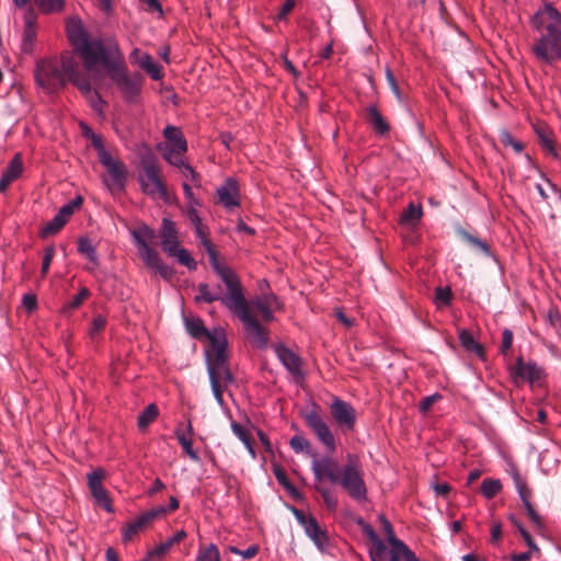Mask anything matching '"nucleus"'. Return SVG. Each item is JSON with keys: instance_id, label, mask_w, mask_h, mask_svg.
Segmentation results:
<instances>
[{"instance_id": "nucleus-1", "label": "nucleus", "mask_w": 561, "mask_h": 561, "mask_svg": "<svg viewBox=\"0 0 561 561\" xmlns=\"http://www.w3.org/2000/svg\"><path fill=\"white\" fill-rule=\"evenodd\" d=\"M185 327L194 337L207 335L209 346L206 350V366L213 394L217 403L224 407V392L234 382V376L228 365L227 339L222 330L208 332L198 318H186Z\"/></svg>"}, {"instance_id": "nucleus-2", "label": "nucleus", "mask_w": 561, "mask_h": 561, "mask_svg": "<svg viewBox=\"0 0 561 561\" xmlns=\"http://www.w3.org/2000/svg\"><path fill=\"white\" fill-rule=\"evenodd\" d=\"M80 73L79 64L70 53H62L60 58L39 59L34 69L36 84L46 93L57 92L67 81L79 90L88 91V83Z\"/></svg>"}, {"instance_id": "nucleus-3", "label": "nucleus", "mask_w": 561, "mask_h": 561, "mask_svg": "<svg viewBox=\"0 0 561 561\" xmlns=\"http://www.w3.org/2000/svg\"><path fill=\"white\" fill-rule=\"evenodd\" d=\"M66 33L75 50L79 54L84 69L98 81L100 61L110 53V45L106 46L102 39H89L82 21L77 16L67 20Z\"/></svg>"}, {"instance_id": "nucleus-4", "label": "nucleus", "mask_w": 561, "mask_h": 561, "mask_svg": "<svg viewBox=\"0 0 561 561\" xmlns=\"http://www.w3.org/2000/svg\"><path fill=\"white\" fill-rule=\"evenodd\" d=\"M103 70L106 71L126 101L135 102L137 100L141 91L142 77L139 73L128 75L123 55L116 44L110 45V53L100 61L98 81L92 76L96 87L102 81Z\"/></svg>"}, {"instance_id": "nucleus-5", "label": "nucleus", "mask_w": 561, "mask_h": 561, "mask_svg": "<svg viewBox=\"0 0 561 561\" xmlns=\"http://www.w3.org/2000/svg\"><path fill=\"white\" fill-rule=\"evenodd\" d=\"M335 484L341 485L357 502L367 500L365 471L358 455L348 453L345 465L339 469Z\"/></svg>"}, {"instance_id": "nucleus-6", "label": "nucleus", "mask_w": 561, "mask_h": 561, "mask_svg": "<svg viewBox=\"0 0 561 561\" xmlns=\"http://www.w3.org/2000/svg\"><path fill=\"white\" fill-rule=\"evenodd\" d=\"M167 142L158 146L163 158L174 167L179 168L185 176H195L192 167L184 162L183 154L187 151V142L182 131L174 126H167L163 130Z\"/></svg>"}, {"instance_id": "nucleus-7", "label": "nucleus", "mask_w": 561, "mask_h": 561, "mask_svg": "<svg viewBox=\"0 0 561 561\" xmlns=\"http://www.w3.org/2000/svg\"><path fill=\"white\" fill-rule=\"evenodd\" d=\"M209 263L214 272L218 275L227 288V295L221 298V302L231 312L248 305V300L242 293V287L237 274L229 266L220 263L217 254L209 259Z\"/></svg>"}, {"instance_id": "nucleus-8", "label": "nucleus", "mask_w": 561, "mask_h": 561, "mask_svg": "<svg viewBox=\"0 0 561 561\" xmlns=\"http://www.w3.org/2000/svg\"><path fill=\"white\" fill-rule=\"evenodd\" d=\"M138 180L145 194L154 198H167V188L161 180L159 165L154 161H144Z\"/></svg>"}, {"instance_id": "nucleus-9", "label": "nucleus", "mask_w": 561, "mask_h": 561, "mask_svg": "<svg viewBox=\"0 0 561 561\" xmlns=\"http://www.w3.org/2000/svg\"><path fill=\"white\" fill-rule=\"evenodd\" d=\"M244 327V331L251 343L259 348H265L268 343V332L255 317L249 312V305L233 311Z\"/></svg>"}, {"instance_id": "nucleus-10", "label": "nucleus", "mask_w": 561, "mask_h": 561, "mask_svg": "<svg viewBox=\"0 0 561 561\" xmlns=\"http://www.w3.org/2000/svg\"><path fill=\"white\" fill-rule=\"evenodd\" d=\"M531 21L540 34L561 35V13L550 3L540 8Z\"/></svg>"}, {"instance_id": "nucleus-11", "label": "nucleus", "mask_w": 561, "mask_h": 561, "mask_svg": "<svg viewBox=\"0 0 561 561\" xmlns=\"http://www.w3.org/2000/svg\"><path fill=\"white\" fill-rule=\"evenodd\" d=\"M305 421L317 439L325 447V449L330 453H334L336 450L335 436L330 425L320 415V413L316 410H311L305 414Z\"/></svg>"}, {"instance_id": "nucleus-12", "label": "nucleus", "mask_w": 561, "mask_h": 561, "mask_svg": "<svg viewBox=\"0 0 561 561\" xmlns=\"http://www.w3.org/2000/svg\"><path fill=\"white\" fill-rule=\"evenodd\" d=\"M535 57L547 64L561 59V35L540 34L531 47Z\"/></svg>"}, {"instance_id": "nucleus-13", "label": "nucleus", "mask_w": 561, "mask_h": 561, "mask_svg": "<svg viewBox=\"0 0 561 561\" xmlns=\"http://www.w3.org/2000/svg\"><path fill=\"white\" fill-rule=\"evenodd\" d=\"M99 161L108 173V179L103 180L108 190H124L126 184V168L123 162L115 159L111 152H102L101 160Z\"/></svg>"}, {"instance_id": "nucleus-14", "label": "nucleus", "mask_w": 561, "mask_h": 561, "mask_svg": "<svg viewBox=\"0 0 561 561\" xmlns=\"http://www.w3.org/2000/svg\"><path fill=\"white\" fill-rule=\"evenodd\" d=\"M295 517L298 523L304 527L306 535L313 541L317 548L321 552H325L329 549V537L323 530L318 520L312 515H306L299 510L294 511Z\"/></svg>"}, {"instance_id": "nucleus-15", "label": "nucleus", "mask_w": 561, "mask_h": 561, "mask_svg": "<svg viewBox=\"0 0 561 561\" xmlns=\"http://www.w3.org/2000/svg\"><path fill=\"white\" fill-rule=\"evenodd\" d=\"M330 413L341 432L353 431L357 421L354 407L339 398H334L330 404Z\"/></svg>"}, {"instance_id": "nucleus-16", "label": "nucleus", "mask_w": 561, "mask_h": 561, "mask_svg": "<svg viewBox=\"0 0 561 561\" xmlns=\"http://www.w3.org/2000/svg\"><path fill=\"white\" fill-rule=\"evenodd\" d=\"M167 514L164 506L151 508L134 520L127 523L122 529V539L124 542L130 541L138 533L149 527L156 519Z\"/></svg>"}, {"instance_id": "nucleus-17", "label": "nucleus", "mask_w": 561, "mask_h": 561, "mask_svg": "<svg viewBox=\"0 0 561 561\" xmlns=\"http://www.w3.org/2000/svg\"><path fill=\"white\" fill-rule=\"evenodd\" d=\"M107 477V473L102 468H96L88 473V486L93 499L96 503L103 507L106 512L112 513L114 511L112 501L108 496L107 491L103 486V481Z\"/></svg>"}, {"instance_id": "nucleus-18", "label": "nucleus", "mask_w": 561, "mask_h": 561, "mask_svg": "<svg viewBox=\"0 0 561 561\" xmlns=\"http://www.w3.org/2000/svg\"><path fill=\"white\" fill-rule=\"evenodd\" d=\"M248 305L249 312L257 311L264 321H273L274 313L283 307L278 297L272 293L259 295L248 301Z\"/></svg>"}, {"instance_id": "nucleus-19", "label": "nucleus", "mask_w": 561, "mask_h": 561, "mask_svg": "<svg viewBox=\"0 0 561 561\" xmlns=\"http://www.w3.org/2000/svg\"><path fill=\"white\" fill-rule=\"evenodd\" d=\"M137 251L146 266L158 273L162 278L170 279L173 276V270L162 262L159 253L149 244L141 245Z\"/></svg>"}, {"instance_id": "nucleus-20", "label": "nucleus", "mask_w": 561, "mask_h": 561, "mask_svg": "<svg viewBox=\"0 0 561 561\" xmlns=\"http://www.w3.org/2000/svg\"><path fill=\"white\" fill-rule=\"evenodd\" d=\"M311 470L316 483H322L324 479L334 483L339 473L336 460L329 456L314 458L311 463Z\"/></svg>"}, {"instance_id": "nucleus-21", "label": "nucleus", "mask_w": 561, "mask_h": 561, "mask_svg": "<svg viewBox=\"0 0 561 561\" xmlns=\"http://www.w3.org/2000/svg\"><path fill=\"white\" fill-rule=\"evenodd\" d=\"M512 376L528 381L530 385H539L545 377L543 370L534 362H524L517 358L512 369Z\"/></svg>"}, {"instance_id": "nucleus-22", "label": "nucleus", "mask_w": 561, "mask_h": 561, "mask_svg": "<svg viewBox=\"0 0 561 561\" xmlns=\"http://www.w3.org/2000/svg\"><path fill=\"white\" fill-rule=\"evenodd\" d=\"M36 19L37 16L33 9H28L24 13V30L21 43V49L23 53L30 54L34 49L37 37Z\"/></svg>"}, {"instance_id": "nucleus-23", "label": "nucleus", "mask_w": 561, "mask_h": 561, "mask_svg": "<svg viewBox=\"0 0 561 561\" xmlns=\"http://www.w3.org/2000/svg\"><path fill=\"white\" fill-rule=\"evenodd\" d=\"M218 202L227 209H232L240 204L239 186L236 180L228 179L217 188Z\"/></svg>"}, {"instance_id": "nucleus-24", "label": "nucleus", "mask_w": 561, "mask_h": 561, "mask_svg": "<svg viewBox=\"0 0 561 561\" xmlns=\"http://www.w3.org/2000/svg\"><path fill=\"white\" fill-rule=\"evenodd\" d=\"M161 247L167 254H172L179 245V237L175 222L170 218L162 219L160 230Z\"/></svg>"}, {"instance_id": "nucleus-25", "label": "nucleus", "mask_w": 561, "mask_h": 561, "mask_svg": "<svg viewBox=\"0 0 561 561\" xmlns=\"http://www.w3.org/2000/svg\"><path fill=\"white\" fill-rule=\"evenodd\" d=\"M275 353L286 369L294 376L301 375V359L291 350L284 345H277Z\"/></svg>"}, {"instance_id": "nucleus-26", "label": "nucleus", "mask_w": 561, "mask_h": 561, "mask_svg": "<svg viewBox=\"0 0 561 561\" xmlns=\"http://www.w3.org/2000/svg\"><path fill=\"white\" fill-rule=\"evenodd\" d=\"M23 162L21 154L16 153L10 161L9 165L3 171L0 179V191L5 192L8 187L14 182L22 173Z\"/></svg>"}, {"instance_id": "nucleus-27", "label": "nucleus", "mask_w": 561, "mask_h": 561, "mask_svg": "<svg viewBox=\"0 0 561 561\" xmlns=\"http://www.w3.org/2000/svg\"><path fill=\"white\" fill-rule=\"evenodd\" d=\"M193 427L191 422L186 424V428H182V425H179L175 430V436L184 450V453L192 459L193 461H199V456L197 451L193 448Z\"/></svg>"}, {"instance_id": "nucleus-28", "label": "nucleus", "mask_w": 561, "mask_h": 561, "mask_svg": "<svg viewBox=\"0 0 561 561\" xmlns=\"http://www.w3.org/2000/svg\"><path fill=\"white\" fill-rule=\"evenodd\" d=\"M389 557L390 561H420L402 540L389 547Z\"/></svg>"}, {"instance_id": "nucleus-29", "label": "nucleus", "mask_w": 561, "mask_h": 561, "mask_svg": "<svg viewBox=\"0 0 561 561\" xmlns=\"http://www.w3.org/2000/svg\"><path fill=\"white\" fill-rule=\"evenodd\" d=\"M80 78L84 79L88 83V91L80 90V92L87 98V100L89 101L91 106L96 112L101 113L102 112V100L99 95V92L96 91L98 89H100L101 84L99 87H96L94 84L95 90H92V84H91L92 75L90 72H88V73L81 72Z\"/></svg>"}, {"instance_id": "nucleus-30", "label": "nucleus", "mask_w": 561, "mask_h": 561, "mask_svg": "<svg viewBox=\"0 0 561 561\" xmlns=\"http://www.w3.org/2000/svg\"><path fill=\"white\" fill-rule=\"evenodd\" d=\"M422 217V208L411 203L400 216V224L407 227H414Z\"/></svg>"}, {"instance_id": "nucleus-31", "label": "nucleus", "mask_w": 561, "mask_h": 561, "mask_svg": "<svg viewBox=\"0 0 561 561\" xmlns=\"http://www.w3.org/2000/svg\"><path fill=\"white\" fill-rule=\"evenodd\" d=\"M367 122L373 126L375 131L380 135H383L389 130V125L375 106H370L367 110Z\"/></svg>"}, {"instance_id": "nucleus-32", "label": "nucleus", "mask_w": 561, "mask_h": 561, "mask_svg": "<svg viewBox=\"0 0 561 561\" xmlns=\"http://www.w3.org/2000/svg\"><path fill=\"white\" fill-rule=\"evenodd\" d=\"M136 248H141L144 244H149L156 237L154 230L147 225L139 226L131 231Z\"/></svg>"}, {"instance_id": "nucleus-33", "label": "nucleus", "mask_w": 561, "mask_h": 561, "mask_svg": "<svg viewBox=\"0 0 561 561\" xmlns=\"http://www.w3.org/2000/svg\"><path fill=\"white\" fill-rule=\"evenodd\" d=\"M186 537V533L184 530L178 531L172 537L168 538L165 541L158 545L151 552L150 556L156 557H162L164 556L170 549L179 543L181 540H183Z\"/></svg>"}, {"instance_id": "nucleus-34", "label": "nucleus", "mask_w": 561, "mask_h": 561, "mask_svg": "<svg viewBox=\"0 0 561 561\" xmlns=\"http://www.w3.org/2000/svg\"><path fill=\"white\" fill-rule=\"evenodd\" d=\"M461 345L469 352L477 354L479 357L483 356V347L479 344V342L474 339V336L462 330L459 335Z\"/></svg>"}, {"instance_id": "nucleus-35", "label": "nucleus", "mask_w": 561, "mask_h": 561, "mask_svg": "<svg viewBox=\"0 0 561 561\" xmlns=\"http://www.w3.org/2000/svg\"><path fill=\"white\" fill-rule=\"evenodd\" d=\"M363 531L365 533V535L368 537V539L373 543V547L370 549V554L371 553H386L387 547H386L385 542L377 536V534L375 533L374 528L370 525L364 524Z\"/></svg>"}, {"instance_id": "nucleus-36", "label": "nucleus", "mask_w": 561, "mask_h": 561, "mask_svg": "<svg viewBox=\"0 0 561 561\" xmlns=\"http://www.w3.org/2000/svg\"><path fill=\"white\" fill-rule=\"evenodd\" d=\"M169 256L176 257L180 264L186 266L191 271H195L197 268L196 261L192 257L191 253L178 245L172 254H168Z\"/></svg>"}, {"instance_id": "nucleus-37", "label": "nucleus", "mask_w": 561, "mask_h": 561, "mask_svg": "<svg viewBox=\"0 0 561 561\" xmlns=\"http://www.w3.org/2000/svg\"><path fill=\"white\" fill-rule=\"evenodd\" d=\"M196 561H220V552L218 547L215 543L201 546Z\"/></svg>"}, {"instance_id": "nucleus-38", "label": "nucleus", "mask_w": 561, "mask_h": 561, "mask_svg": "<svg viewBox=\"0 0 561 561\" xmlns=\"http://www.w3.org/2000/svg\"><path fill=\"white\" fill-rule=\"evenodd\" d=\"M78 252L85 256L90 262L96 264L98 255L96 250L92 242L87 238H80L78 241Z\"/></svg>"}, {"instance_id": "nucleus-39", "label": "nucleus", "mask_w": 561, "mask_h": 561, "mask_svg": "<svg viewBox=\"0 0 561 561\" xmlns=\"http://www.w3.org/2000/svg\"><path fill=\"white\" fill-rule=\"evenodd\" d=\"M158 408L156 404H149L138 416L139 428H146L158 416Z\"/></svg>"}, {"instance_id": "nucleus-40", "label": "nucleus", "mask_w": 561, "mask_h": 561, "mask_svg": "<svg viewBox=\"0 0 561 561\" xmlns=\"http://www.w3.org/2000/svg\"><path fill=\"white\" fill-rule=\"evenodd\" d=\"M502 490V483L497 479H484L481 483V492L486 499L494 497Z\"/></svg>"}, {"instance_id": "nucleus-41", "label": "nucleus", "mask_w": 561, "mask_h": 561, "mask_svg": "<svg viewBox=\"0 0 561 561\" xmlns=\"http://www.w3.org/2000/svg\"><path fill=\"white\" fill-rule=\"evenodd\" d=\"M67 220L58 213L42 229V236L47 237L57 233L66 225Z\"/></svg>"}, {"instance_id": "nucleus-42", "label": "nucleus", "mask_w": 561, "mask_h": 561, "mask_svg": "<svg viewBox=\"0 0 561 561\" xmlns=\"http://www.w3.org/2000/svg\"><path fill=\"white\" fill-rule=\"evenodd\" d=\"M43 13L61 12L65 8V0H35Z\"/></svg>"}, {"instance_id": "nucleus-43", "label": "nucleus", "mask_w": 561, "mask_h": 561, "mask_svg": "<svg viewBox=\"0 0 561 561\" xmlns=\"http://www.w3.org/2000/svg\"><path fill=\"white\" fill-rule=\"evenodd\" d=\"M194 228H195V232H196L197 237L201 239L202 245L207 251L209 259L213 257L214 255H216L217 253L214 250L211 242L207 237V234H208L207 228L203 224H199L198 226H195Z\"/></svg>"}, {"instance_id": "nucleus-44", "label": "nucleus", "mask_w": 561, "mask_h": 561, "mask_svg": "<svg viewBox=\"0 0 561 561\" xmlns=\"http://www.w3.org/2000/svg\"><path fill=\"white\" fill-rule=\"evenodd\" d=\"M106 327V318L99 314L96 316L89 329V336L92 341H96L100 337V334L104 331Z\"/></svg>"}, {"instance_id": "nucleus-45", "label": "nucleus", "mask_w": 561, "mask_h": 561, "mask_svg": "<svg viewBox=\"0 0 561 561\" xmlns=\"http://www.w3.org/2000/svg\"><path fill=\"white\" fill-rule=\"evenodd\" d=\"M220 293H213L210 291L207 284H199L198 286V295L196 296V301H205V302H213L216 300H221Z\"/></svg>"}, {"instance_id": "nucleus-46", "label": "nucleus", "mask_w": 561, "mask_h": 561, "mask_svg": "<svg viewBox=\"0 0 561 561\" xmlns=\"http://www.w3.org/2000/svg\"><path fill=\"white\" fill-rule=\"evenodd\" d=\"M83 203V198L78 195L75 199L69 202L68 204L64 205L58 214L62 216L67 221L70 218V216L75 213V210L79 209Z\"/></svg>"}, {"instance_id": "nucleus-47", "label": "nucleus", "mask_w": 561, "mask_h": 561, "mask_svg": "<svg viewBox=\"0 0 561 561\" xmlns=\"http://www.w3.org/2000/svg\"><path fill=\"white\" fill-rule=\"evenodd\" d=\"M91 293L87 287H82L79 293L65 306V310H76L85 299L90 297Z\"/></svg>"}, {"instance_id": "nucleus-48", "label": "nucleus", "mask_w": 561, "mask_h": 561, "mask_svg": "<svg viewBox=\"0 0 561 561\" xmlns=\"http://www.w3.org/2000/svg\"><path fill=\"white\" fill-rule=\"evenodd\" d=\"M316 490L321 494L325 505L330 510L336 508L337 500L328 488L322 486L321 483H316Z\"/></svg>"}, {"instance_id": "nucleus-49", "label": "nucleus", "mask_w": 561, "mask_h": 561, "mask_svg": "<svg viewBox=\"0 0 561 561\" xmlns=\"http://www.w3.org/2000/svg\"><path fill=\"white\" fill-rule=\"evenodd\" d=\"M289 445L295 453L310 451V443L304 436L300 435L293 436L290 438Z\"/></svg>"}, {"instance_id": "nucleus-50", "label": "nucleus", "mask_w": 561, "mask_h": 561, "mask_svg": "<svg viewBox=\"0 0 561 561\" xmlns=\"http://www.w3.org/2000/svg\"><path fill=\"white\" fill-rule=\"evenodd\" d=\"M129 58L131 64L138 65L141 69L152 60V57L149 54L142 53L139 48L133 49Z\"/></svg>"}, {"instance_id": "nucleus-51", "label": "nucleus", "mask_w": 561, "mask_h": 561, "mask_svg": "<svg viewBox=\"0 0 561 561\" xmlns=\"http://www.w3.org/2000/svg\"><path fill=\"white\" fill-rule=\"evenodd\" d=\"M537 135L539 137L542 149L549 154H556L553 141L548 131L543 129H537Z\"/></svg>"}, {"instance_id": "nucleus-52", "label": "nucleus", "mask_w": 561, "mask_h": 561, "mask_svg": "<svg viewBox=\"0 0 561 561\" xmlns=\"http://www.w3.org/2000/svg\"><path fill=\"white\" fill-rule=\"evenodd\" d=\"M379 520L382 525V528H383V531L386 534V538H387V542L389 545V547H391L392 545L396 543V541H400L399 538H397V536L394 535V530H393V527L391 525V523L385 517V516H379Z\"/></svg>"}, {"instance_id": "nucleus-53", "label": "nucleus", "mask_w": 561, "mask_h": 561, "mask_svg": "<svg viewBox=\"0 0 561 561\" xmlns=\"http://www.w3.org/2000/svg\"><path fill=\"white\" fill-rule=\"evenodd\" d=\"M525 508H526V513H527V516L529 518V520L533 523L534 527L537 529V530H542L543 529V522H542V518L541 516L535 511L534 506L531 503H526L525 505Z\"/></svg>"}, {"instance_id": "nucleus-54", "label": "nucleus", "mask_w": 561, "mask_h": 561, "mask_svg": "<svg viewBox=\"0 0 561 561\" xmlns=\"http://www.w3.org/2000/svg\"><path fill=\"white\" fill-rule=\"evenodd\" d=\"M501 142L506 147H512L515 152L520 153L524 149V146L522 142L516 140L510 133L502 131L501 133Z\"/></svg>"}, {"instance_id": "nucleus-55", "label": "nucleus", "mask_w": 561, "mask_h": 561, "mask_svg": "<svg viewBox=\"0 0 561 561\" xmlns=\"http://www.w3.org/2000/svg\"><path fill=\"white\" fill-rule=\"evenodd\" d=\"M230 551L233 554L242 557L244 560H250L254 558L259 552V546L257 545H251L247 549L241 550L237 547H230Z\"/></svg>"}, {"instance_id": "nucleus-56", "label": "nucleus", "mask_w": 561, "mask_h": 561, "mask_svg": "<svg viewBox=\"0 0 561 561\" xmlns=\"http://www.w3.org/2000/svg\"><path fill=\"white\" fill-rule=\"evenodd\" d=\"M144 70L151 77L153 80H160L163 77V67L156 62L153 59L149 61L144 67Z\"/></svg>"}, {"instance_id": "nucleus-57", "label": "nucleus", "mask_w": 561, "mask_h": 561, "mask_svg": "<svg viewBox=\"0 0 561 561\" xmlns=\"http://www.w3.org/2000/svg\"><path fill=\"white\" fill-rule=\"evenodd\" d=\"M144 70L151 77L153 80H160L163 77V67L156 62L153 59L149 61L144 67Z\"/></svg>"}, {"instance_id": "nucleus-58", "label": "nucleus", "mask_w": 561, "mask_h": 561, "mask_svg": "<svg viewBox=\"0 0 561 561\" xmlns=\"http://www.w3.org/2000/svg\"><path fill=\"white\" fill-rule=\"evenodd\" d=\"M516 490L519 494L520 500L523 501V504L530 503L528 496L529 492L527 490V485L525 481L522 480L519 476H515L514 478Z\"/></svg>"}, {"instance_id": "nucleus-59", "label": "nucleus", "mask_w": 561, "mask_h": 561, "mask_svg": "<svg viewBox=\"0 0 561 561\" xmlns=\"http://www.w3.org/2000/svg\"><path fill=\"white\" fill-rule=\"evenodd\" d=\"M54 255H55V248L54 247H47L44 251V256H43V262H42V270H41V273H42V276L44 277L48 270H49V266L51 264V261L54 259Z\"/></svg>"}, {"instance_id": "nucleus-60", "label": "nucleus", "mask_w": 561, "mask_h": 561, "mask_svg": "<svg viewBox=\"0 0 561 561\" xmlns=\"http://www.w3.org/2000/svg\"><path fill=\"white\" fill-rule=\"evenodd\" d=\"M231 430L233 432V434L243 443L245 444V442H250V434L249 432L239 423L237 422H233L231 424Z\"/></svg>"}, {"instance_id": "nucleus-61", "label": "nucleus", "mask_w": 561, "mask_h": 561, "mask_svg": "<svg viewBox=\"0 0 561 561\" xmlns=\"http://www.w3.org/2000/svg\"><path fill=\"white\" fill-rule=\"evenodd\" d=\"M461 236L463 237L465 240H467L469 243L478 247L484 253H486V254L489 253V247H488V244L484 241H482V240H480V239L469 234L466 231H461Z\"/></svg>"}, {"instance_id": "nucleus-62", "label": "nucleus", "mask_w": 561, "mask_h": 561, "mask_svg": "<svg viewBox=\"0 0 561 561\" xmlns=\"http://www.w3.org/2000/svg\"><path fill=\"white\" fill-rule=\"evenodd\" d=\"M273 472L279 484H282L287 490L293 489L291 484L288 481L286 472L280 467H274Z\"/></svg>"}, {"instance_id": "nucleus-63", "label": "nucleus", "mask_w": 561, "mask_h": 561, "mask_svg": "<svg viewBox=\"0 0 561 561\" xmlns=\"http://www.w3.org/2000/svg\"><path fill=\"white\" fill-rule=\"evenodd\" d=\"M296 4L295 0H285L284 4L282 5L279 12L276 15V19L278 21H283L287 19V15L291 12Z\"/></svg>"}, {"instance_id": "nucleus-64", "label": "nucleus", "mask_w": 561, "mask_h": 561, "mask_svg": "<svg viewBox=\"0 0 561 561\" xmlns=\"http://www.w3.org/2000/svg\"><path fill=\"white\" fill-rule=\"evenodd\" d=\"M451 298L450 290L448 288H437L435 293L436 302L439 305H448Z\"/></svg>"}]
</instances>
